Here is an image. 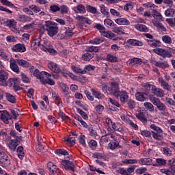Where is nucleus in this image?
Masks as SVG:
<instances>
[{
	"mask_svg": "<svg viewBox=\"0 0 175 175\" xmlns=\"http://www.w3.org/2000/svg\"><path fill=\"white\" fill-rule=\"evenodd\" d=\"M144 106L145 109H146V110H148V111H150V113H152V111H154V105H152V103L146 102L144 103Z\"/></svg>",
	"mask_w": 175,
	"mask_h": 175,
	"instance_id": "obj_45",
	"label": "nucleus"
},
{
	"mask_svg": "<svg viewBox=\"0 0 175 175\" xmlns=\"http://www.w3.org/2000/svg\"><path fill=\"white\" fill-rule=\"evenodd\" d=\"M6 99L8 100V102H10V103H16L17 102L16 97L10 93L6 94Z\"/></svg>",
	"mask_w": 175,
	"mask_h": 175,
	"instance_id": "obj_53",
	"label": "nucleus"
},
{
	"mask_svg": "<svg viewBox=\"0 0 175 175\" xmlns=\"http://www.w3.org/2000/svg\"><path fill=\"white\" fill-rule=\"evenodd\" d=\"M115 23L118 25H130L131 22L125 18H119L115 20Z\"/></svg>",
	"mask_w": 175,
	"mask_h": 175,
	"instance_id": "obj_25",
	"label": "nucleus"
},
{
	"mask_svg": "<svg viewBox=\"0 0 175 175\" xmlns=\"http://www.w3.org/2000/svg\"><path fill=\"white\" fill-rule=\"evenodd\" d=\"M167 166L172 172L175 173V158L168 160Z\"/></svg>",
	"mask_w": 175,
	"mask_h": 175,
	"instance_id": "obj_35",
	"label": "nucleus"
},
{
	"mask_svg": "<svg viewBox=\"0 0 175 175\" xmlns=\"http://www.w3.org/2000/svg\"><path fill=\"white\" fill-rule=\"evenodd\" d=\"M44 29L46 31L47 35L51 38L55 36L58 33V24L53 21H45V25H44Z\"/></svg>",
	"mask_w": 175,
	"mask_h": 175,
	"instance_id": "obj_2",
	"label": "nucleus"
},
{
	"mask_svg": "<svg viewBox=\"0 0 175 175\" xmlns=\"http://www.w3.org/2000/svg\"><path fill=\"white\" fill-rule=\"evenodd\" d=\"M106 60L108 61V62L114 63V62H118V58L116 57V55H114L111 53H109L107 55Z\"/></svg>",
	"mask_w": 175,
	"mask_h": 175,
	"instance_id": "obj_38",
	"label": "nucleus"
},
{
	"mask_svg": "<svg viewBox=\"0 0 175 175\" xmlns=\"http://www.w3.org/2000/svg\"><path fill=\"white\" fill-rule=\"evenodd\" d=\"M116 98H119L121 103L125 105L128 100L129 99V94L125 90H121L118 94H115Z\"/></svg>",
	"mask_w": 175,
	"mask_h": 175,
	"instance_id": "obj_8",
	"label": "nucleus"
},
{
	"mask_svg": "<svg viewBox=\"0 0 175 175\" xmlns=\"http://www.w3.org/2000/svg\"><path fill=\"white\" fill-rule=\"evenodd\" d=\"M0 120L4 124H9V120H12V116L6 110L0 111Z\"/></svg>",
	"mask_w": 175,
	"mask_h": 175,
	"instance_id": "obj_11",
	"label": "nucleus"
},
{
	"mask_svg": "<svg viewBox=\"0 0 175 175\" xmlns=\"http://www.w3.org/2000/svg\"><path fill=\"white\" fill-rule=\"evenodd\" d=\"M152 93L158 98H163L165 96V92L163 90L157 88V86H152Z\"/></svg>",
	"mask_w": 175,
	"mask_h": 175,
	"instance_id": "obj_17",
	"label": "nucleus"
},
{
	"mask_svg": "<svg viewBox=\"0 0 175 175\" xmlns=\"http://www.w3.org/2000/svg\"><path fill=\"white\" fill-rule=\"evenodd\" d=\"M42 42H43V40H42V38H40V37H38V38H36L32 41L31 46H34L35 47H40V46L42 45Z\"/></svg>",
	"mask_w": 175,
	"mask_h": 175,
	"instance_id": "obj_44",
	"label": "nucleus"
},
{
	"mask_svg": "<svg viewBox=\"0 0 175 175\" xmlns=\"http://www.w3.org/2000/svg\"><path fill=\"white\" fill-rule=\"evenodd\" d=\"M105 123L107 125V131L109 132H124V127H122V124L119 122H114L111 121V119L107 118L105 120Z\"/></svg>",
	"mask_w": 175,
	"mask_h": 175,
	"instance_id": "obj_3",
	"label": "nucleus"
},
{
	"mask_svg": "<svg viewBox=\"0 0 175 175\" xmlns=\"http://www.w3.org/2000/svg\"><path fill=\"white\" fill-rule=\"evenodd\" d=\"M152 24L154 27H157V28H159V29H161V31H163L165 32L166 31V27L162 25V23H159L158 21H153Z\"/></svg>",
	"mask_w": 175,
	"mask_h": 175,
	"instance_id": "obj_43",
	"label": "nucleus"
},
{
	"mask_svg": "<svg viewBox=\"0 0 175 175\" xmlns=\"http://www.w3.org/2000/svg\"><path fill=\"white\" fill-rule=\"evenodd\" d=\"M11 113L13 116L14 120H16L17 117L20 116V110H18V109H12L11 110Z\"/></svg>",
	"mask_w": 175,
	"mask_h": 175,
	"instance_id": "obj_63",
	"label": "nucleus"
},
{
	"mask_svg": "<svg viewBox=\"0 0 175 175\" xmlns=\"http://www.w3.org/2000/svg\"><path fill=\"white\" fill-rule=\"evenodd\" d=\"M110 150H116L118 146H120V141L117 140V138L108 144Z\"/></svg>",
	"mask_w": 175,
	"mask_h": 175,
	"instance_id": "obj_39",
	"label": "nucleus"
},
{
	"mask_svg": "<svg viewBox=\"0 0 175 175\" xmlns=\"http://www.w3.org/2000/svg\"><path fill=\"white\" fill-rule=\"evenodd\" d=\"M11 50L14 53H25L27 51V47L24 44L18 43L14 45L11 48Z\"/></svg>",
	"mask_w": 175,
	"mask_h": 175,
	"instance_id": "obj_10",
	"label": "nucleus"
},
{
	"mask_svg": "<svg viewBox=\"0 0 175 175\" xmlns=\"http://www.w3.org/2000/svg\"><path fill=\"white\" fill-rule=\"evenodd\" d=\"M156 166H166V159L163 158L156 159Z\"/></svg>",
	"mask_w": 175,
	"mask_h": 175,
	"instance_id": "obj_48",
	"label": "nucleus"
},
{
	"mask_svg": "<svg viewBox=\"0 0 175 175\" xmlns=\"http://www.w3.org/2000/svg\"><path fill=\"white\" fill-rule=\"evenodd\" d=\"M166 17H174L175 16V9L169 8L167 9L164 12Z\"/></svg>",
	"mask_w": 175,
	"mask_h": 175,
	"instance_id": "obj_41",
	"label": "nucleus"
},
{
	"mask_svg": "<svg viewBox=\"0 0 175 175\" xmlns=\"http://www.w3.org/2000/svg\"><path fill=\"white\" fill-rule=\"evenodd\" d=\"M77 113H79V114H80V116H81L83 120H88V115H87V113L84 111L80 109V108H78L77 109Z\"/></svg>",
	"mask_w": 175,
	"mask_h": 175,
	"instance_id": "obj_60",
	"label": "nucleus"
},
{
	"mask_svg": "<svg viewBox=\"0 0 175 175\" xmlns=\"http://www.w3.org/2000/svg\"><path fill=\"white\" fill-rule=\"evenodd\" d=\"M48 68L51 70L52 72H54V73H59L61 72V68H59V66L54 62H50L48 64Z\"/></svg>",
	"mask_w": 175,
	"mask_h": 175,
	"instance_id": "obj_19",
	"label": "nucleus"
},
{
	"mask_svg": "<svg viewBox=\"0 0 175 175\" xmlns=\"http://www.w3.org/2000/svg\"><path fill=\"white\" fill-rule=\"evenodd\" d=\"M163 153L166 157H173V152L167 147L163 148Z\"/></svg>",
	"mask_w": 175,
	"mask_h": 175,
	"instance_id": "obj_52",
	"label": "nucleus"
},
{
	"mask_svg": "<svg viewBox=\"0 0 175 175\" xmlns=\"http://www.w3.org/2000/svg\"><path fill=\"white\" fill-rule=\"evenodd\" d=\"M94 158L96 159H106V154L100 152H96L93 154Z\"/></svg>",
	"mask_w": 175,
	"mask_h": 175,
	"instance_id": "obj_56",
	"label": "nucleus"
},
{
	"mask_svg": "<svg viewBox=\"0 0 175 175\" xmlns=\"http://www.w3.org/2000/svg\"><path fill=\"white\" fill-rule=\"evenodd\" d=\"M59 12H60L61 14H67L68 12H69V8L65 5H61Z\"/></svg>",
	"mask_w": 175,
	"mask_h": 175,
	"instance_id": "obj_57",
	"label": "nucleus"
},
{
	"mask_svg": "<svg viewBox=\"0 0 175 175\" xmlns=\"http://www.w3.org/2000/svg\"><path fill=\"white\" fill-rule=\"evenodd\" d=\"M55 154H56V155H59V157H61V155H64V159H69V153L65 149L55 150Z\"/></svg>",
	"mask_w": 175,
	"mask_h": 175,
	"instance_id": "obj_21",
	"label": "nucleus"
},
{
	"mask_svg": "<svg viewBox=\"0 0 175 175\" xmlns=\"http://www.w3.org/2000/svg\"><path fill=\"white\" fill-rule=\"evenodd\" d=\"M21 80L23 83H26L27 84L31 83V79L27 76V75L24 73H21Z\"/></svg>",
	"mask_w": 175,
	"mask_h": 175,
	"instance_id": "obj_58",
	"label": "nucleus"
},
{
	"mask_svg": "<svg viewBox=\"0 0 175 175\" xmlns=\"http://www.w3.org/2000/svg\"><path fill=\"white\" fill-rule=\"evenodd\" d=\"M112 31L118 35H126V33H125V30H124V28H122V27H118L116 24L114 25L113 27H112Z\"/></svg>",
	"mask_w": 175,
	"mask_h": 175,
	"instance_id": "obj_24",
	"label": "nucleus"
},
{
	"mask_svg": "<svg viewBox=\"0 0 175 175\" xmlns=\"http://www.w3.org/2000/svg\"><path fill=\"white\" fill-rule=\"evenodd\" d=\"M144 6H147V8H150V10L153 12V13H155V12H158V6H157L154 3H148L144 4Z\"/></svg>",
	"mask_w": 175,
	"mask_h": 175,
	"instance_id": "obj_46",
	"label": "nucleus"
},
{
	"mask_svg": "<svg viewBox=\"0 0 175 175\" xmlns=\"http://www.w3.org/2000/svg\"><path fill=\"white\" fill-rule=\"evenodd\" d=\"M104 25H105V27H107V28H110L111 27L112 28H114V26L116 25V24L113 21L107 18L104 21Z\"/></svg>",
	"mask_w": 175,
	"mask_h": 175,
	"instance_id": "obj_47",
	"label": "nucleus"
},
{
	"mask_svg": "<svg viewBox=\"0 0 175 175\" xmlns=\"http://www.w3.org/2000/svg\"><path fill=\"white\" fill-rule=\"evenodd\" d=\"M33 77L38 79L42 84H49V85H55V82L51 79V74L36 69L33 73Z\"/></svg>",
	"mask_w": 175,
	"mask_h": 175,
	"instance_id": "obj_1",
	"label": "nucleus"
},
{
	"mask_svg": "<svg viewBox=\"0 0 175 175\" xmlns=\"http://www.w3.org/2000/svg\"><path fill=\"white\" fill-rule=\"evenodd\" d=\"M150 129H152L151 131L152 137L154 140H157L159 142H161L163 140V130L161 129V127L155 125L154 124H152L150 125Z\"/></svg>",
	"mask_w": 175,
	"mask_h": 175,
	"instance_id": "obj_4",
	"label": "nucleus"
},
{
	"mask_svg": "<svg viewBox=\"0 0 175 175\" xmlns=\"http://www.w3.org/2000/svg\"><path fill=\"white\" fill-rule=\"evenodd\" d=\"M23 137H16L15 139H10L7 142V146L10 151H16L17 146L20 144Z\"/></svg>",
	"mask_w": 175,
	"mask_h": 175,
	"instance_id": "obj_7",
	"label": "nucleus"
},
{
	"mask_svg": "<svg viewBox=\"0 0 175 175\" xmlns=\"http://www.w3.org/2000/svg\"><path fill=\"white\" fill-rule=\"evenodd\" d=\"M51 46V44H50V42H49L47 40H43L40 49H41V50L43 51H47Z\"/></svg>",
	"mask_w": 175,
	"mask_h": 175,
	"instance_id": "obj_26",
	"label": "nucleus"
},
{
	"mask_svg": "<svg viewBox=\"0 0 175 175\" xmlns=\"http://www.w3.org/2000/svg\"><path fill=\"white\" fill-rule=\"evenodd\" d=\"M121 120L124 122L125 124H128L129 125L131 126L132 128H133L135 131H137L139 129V126L137 124H135L132 120H129V118L128 116H122Z\"/></svg>",
	"mask_w": 175,
	"mask_h": 175,
	"instance_id": "obj_13",
	"label": "nucleus"
},
{
	"mask_svg": "<svg viewBox=\"0 0 175 175\" xmlns=\"http://www.w3.org/2000/svg\"><path fill=\"white\" fill-rule=\"evenodd\" d=\"M162 40L164 43L167 44H172V38L169 36H163L162 37Z\"/></svg>",
	"mask_w": 175,
	"mask_h": 175,
	"instance_id": "obj_61",
	"label": "nucleus"
},
{
	"mask_svg": "<svg viewBox=\"0 0 175 175\" xmlns=\"http://www.w3.org/2000/svg\"><path fill=\"white\" fill-rule=\"evenodd\" d=\"M152 16L156 20H158L159 21H163V16H162L161 12L156 11L153 12Z\"/></svg>",
	"mask_w": 175,
	"mask_h": 175,
	"instance_id": "obj_51",
	"label": "nucleus"
},
{
	"mask_svg": "<svg viewBox=\"0 0 175 175\" xmlns=\"http://www.w3.org/2000/svg\"><path fill=\"white\" fill-rule=\"evenodd\" d=\"M141 87L144 92H148L152 91V87H155L154 85H151L149 83H144L141 84Z\"/></svg>",
	"mask_w": 175,
	"mask_h": 175,
	"instance_id": "obj_28",
	"label": "nucleus"
},
{
	"mask_svg": "<svg viewBox=\"0 0 175 175\" xmlns=\"http://www.w3.org/2000/svg\"><path fill=\"white\" fill-rule=\"evenodd\" d=\"M75 13H85V6L83 4H79L73 8Z\"/></svg>",
	"mask_w": 175,
	"mask_h": 175,
	"instance_id": "obj_29",
	"label": "nucleus"
},
{
	"mask_svg": "<svg viewBox=\"0 0 175 175\" xmlns=\"http://www.w3.org/2000/svg\"><path fill=\"white\" fill-rule=\"evenodd\" d=\"M90 172H96L97 173H99V174H105V173L100 170L99 168H96L94 165H89Z\"/></svg>",
	"mask_w": 175,
	"mask_h": 175,
	"instance_id": "obj_59",
	"label": "nucleus"
},
{
	"mask_svg": "<svg viewBox=\"0 0 175 175\" xmlns=\"http://www.w3.org/2000/svg\"><path fill=\"white\" fill-rule=\"evenodd\" d=\"M105 39H103L102 37H98L93 40H90L89 43H90V44H100V43H103Z\"/></svg>",
	"mask_w": 175,
	"mask_h": 175,
	"instance_id": "obj_37",
	"label": "nucleus"
},
{
	"mask_svg": "<svg viewBox=\"0 0 175 175\" xmlns=\"http://www.w3.org/2000/svg\"><path fill=\"white\" fill-rule=\"evenodd\" d=\"M18 85V81L16 79L10 78L5 81V85H3V87H11V88H16Z\"/></svg>",
	"mask_w": 175,
	"mask_h": 175,
	"instance_id": "obj_15",
	"label": "nucleus"
},
{
	"mask_svg": "<svg viewBox=\"0 0 175 175\" xmlns=\"http://www.w3.org/2000/svg\"><path fill=\"white\" fill-rule=\"evenodd\" d=\"M135 29L137 31H139V32H148L149 29L147 26L142 24H137L135 25Z\"/></svg>",
	"mask_w": 175,
	"mask_h": 175,
	"instance_id": "obj_31",
	"label": "nucleus"
},
{
	"mask_svg": "<svg viewBox=\"0 0 175 175\" xmlns=\"http://www.w3.org/2000/svg\"><path fill=\"white\" fill-rule=\"evenodd\" d=\"M18 65L22 66V68H29V62L23 59H16Z\"/></svg>",
	"mask_w": 175,
	"mask_h": 175,
	"instance_id": "obj_33",
	"label": "nucleus"
},
{
	"mask_svg": "<svg viewBox=\"0 0 175 175\" xmlns=\"http://www.w3.org/2000/svg\"><path fill=\"white\" fill-rule=\"evenodd\" d=\"M103 36L107 38L108 39H113L114 38L115 34L111 31H103V33L101 34Z\"/></svg>",
	"mask_w": 175,
	"mask_h": 175,
	"instance_id": "obj_54",
	"label": "nucleus"
},
{
	"mask_svg": "<svg viewBox=\"0 0 175 175\" xmlns=\"http://www.w3.org/2000/svg\"><path fill=\"white\" fill-rule=\"evenodd\" d=\"M90 91L92 94H91V92L88 90H85V94L89 100H91V102L94 101V99H99L102 100L105 98V95L102 94L99 90L95 89V88H92L90 89Z\"/></svg>",
	"mask_w": 175,
	"mask_h": 175,
	"instance_id": "obj_5",
	"label": "nucleus"
},
{
	"mask_svg": "<svg viewBox=\"0 0 175 175\" xmlns=\"http://www.w3.org/2000/svg\"><path fill=\"white\" fill-rule=\"evenodd\" d=\"M29 9L33 12V13H40V8L38 7L37 5H31L29 6Z\"/></svg>",
	"mask_w": 175,
	"mask_h": 175,
	"instance_id": "obj_64",
	"label": "nucleus"
},
{
	"mask_svg": "<svg viewBox=\"0 0 175 175\" xmlns=\"http://www.w3.org/2000/svg\"><path fill=\"white\" fill-rule=\"evenodd\" d=\"M86 9L87 11L89 12V13H92V14H96L98 13V10L94 6L87 5Z\"/></svg>",
	"mask_w": 175,
	"mask_h": 175,
	"instance_id": "obj_50",
	"label": "nucleus"
},
{
	"mask_svg": "<svg viewBox=\"0 0 175 175\" xmlns=\"http://www.w3.org/2000/svg\"><path fill=\"white\" fill-rule=\"evenodd\" d=\"M75 20H77V21H79V23H83V24H88L89 25L92 23L91 19L81 15H77Z\"/></svg>",
	"mask_w": 175,
	"mask_h": 175,
	"instance_id": "obj_18",
	"label": "nucleus"
},
{
	"mask_svg": "<svg viewBox=\"0 0 175 175\" xmlns=\"http://www.w3.org/2000/svg\"><path fill=\"white\" fill-rule=\"evenodd\" d=\"M108 91L109 94H112L113 96H116V94L120 92L118 88V83L116 82H112L111 83L110 90H108Z\"/></svg>",
	"mask_w": 175,
	"mask_h": 175,
	"instance_id": "obj_14",
	"label": "nucleus"
},
{
	"mask_svg": "<svg viewBox=\"0 0 175 175\" xmlns=\"http://www.w3.org/2000/svg\"><path fill=\"white\" fill-rule=\"evenodd\" d=\"M69 159H64L62 160V163H64L62 165V168L65 169V170H71V172H75V163L70 161Z\"/></svg>",
	"mask_w": 175,
	"mask_h": 175,
	"instance_id": "obj_9",
	"label": "nucleus"
},
{
	"mask_svg": "<svg viewBox=\"0 0 175 175\" xmlns=\"http://www.w3.org/2000/svg\"><path fill=\"white\" fill-rule=\"evenodd\" d=\"M0 163L5 166H10V158L5 152V149L0 145Z\"/></svg>",
	"mask_w": 175,
	"mask_h": 175,
	"instance_id": "obj_6",
	"label": "nucleus"
},
{
	"mask_svg": "<svg viewBox=\"0 0 175 175\" xmlns=\"http://www.w3.org/2000/svg\"><path fill=\"white\" fill-rule=\"evenodd\" d=\"M159 83H160L161 86L164 89L166 90L167 91H170V86L169 85V83L165 81L163 79L159 78Z\"/></svg>",
	"mask_w": 175,
	"mask_h": 175,
	"instance_id": "obj_32",
	"label": "nucleus"
},
{
	"mask_svg": "<svg viewBox=\"0 0 175 175\" xmlns=\"http://www.w3.org/2000/svg\"><path fill=\"white\" fill-rule=\"evenodd\" d=\"M138 163L142 165L151 166L152 165V159L150 158H141L138 160Z\"/></svg>",
	"mask_w": 175,
	"mask_h": 175,
	"instance_id": "obj_20",
	"label": "nucleus"
},
{
	"mask_svg": "<svg viewBox=\"0 0 175 175\" xmlns=\"http://www.w3.org/2000/svg\"><path fill=\"white\" fill-rule=\"evenodd\" d=\"M142 63L143 62L142 61V59L135 57L131 59L129 65L133 66L134 65H142Z\"/></svg>",
	"mask_w": 175,
	"mask_h": 175,
	"instance_id": "obj_42",
	"label": "nucleus"
},
{
	"mask_svg": "<svg viewBox=\"0 0 175 175\" xmlns=\"http://www.w3.org/2000/svg\"><path fill=\"white\" fill-rule=\"evenodd\" d=\"M94 58V54L90 52H86L82 55L83 61H91Z\"/></svg>",
	"mask_w": 175,
	"mask_h": 175,
	"instance_id": "obj_40",
	"label": "nucleus"
},
{
	"mask_svg": "<svg viewBox=\"0 0 175 175\" xmlns=\"http://www.w3.org/2000/svg\"><path fill=\"white\" fill-rule=\"evenodd\" d=\"M127 43L131 46H136L137 47H142L143 46V42L135 39L128 40Z\"/></svg>",
	"mask_w": 175,
	"mask_h": 175,
	"instance_id": "obj_27",
	"label": "nucleus"
},
{
	"mask_svg": "<svg viewBox=\"0 0 175 175\" xmlns=\"http://www.w3.org/2000/svg\"><path fill=\"white\" fill-rule=\"evenodd\" d=\"M154 66H157V68H161V69H166V68H169V64L167 62H154Z\"/></svg>",
	"mask_w": 175,
	"mask_h": 175,
	"instance_id": "obj_36",
	"label": "nucleus"
},
{
	"mask_svg": "<svg viewBox=\"0 0 175 175\" xmlns=\"http://www.w3.org/2000/svg\"><path fill=\"white\" fill-rule=\"evenodd\" d=\"M9 79V72L4 70H0V85H6V81Z\"/></svg>",
	"mask_w": 175,
	"mask_h": 175,
	"instance_id": "obj_12",
	"label": "nucleus"
},
{
	"mask_svg": "<svg viewBox=\"0 0 175 175\" xmlns=\"http://www.w3.org/2000/svg\"><path fill=\"white\" fill-rule=\"evenodd\" d=\"M146 42L150 46V47H158V46L161 45V42L157 40H146Z\"/></svg>",
	"mask_w": 175,
	"mask_h": 175,
	"instance_id": "obj_34",
	"label": "nucleus"
},
{
	"mask_svg": "<svg viewBox=\"0 0 175 175\" xmlns=\"http://www.w3.org/2000/svg\"><path fill=\"white\" fill-rule=\"evenodd\" d=\"M96 112L97 114H102L105 110V106L103 105L98 104L95 107Z\"/></svg>",
	"mask_w": 175,
	"mask_h": 175,
	"instance_id": "obj_55",
	"label": "nucleus"
},
{
	"mask_svg": "<svg viewBox=\"0 0 175 175\" xmlns=\"http://www.w3.org/2000/svg\"><path fill=\"white\" fill-rule=\"evenodd\" d=\"M160 172H161V173H163V174H166V175H174V172H172L170 168L169 169H165V168L161 169Z\"/></svg>",
	"mask_w": 175,
	"mask_h": 175,
	"instance_id": "obj_62",
	"label": "nucleus"
},
{
	"mask_svg": "<svg viewBox=\"0 0 175 175\" xmlns=\"http://www.w3.org/2000/svg\"><path fill=\"white\" fill-rule=\"evenodd\" d=\"M147 94L144 92H138L135 94V97L137 100H139V102H146L147 100Z\"/></svg>",
	"mask_w": 175,
	"mask_h": 175,
	"instance_id": "obj_22",
	"label": "nucleus"
},
{
	"mask_svg": "<svg viewBox=\"0 0 175 175\" xmlns=\"http://www.w3.org/2000/svg\"><path fill=\"white\" fill-rule=\"evenodd\" d=\"M16 62V59L11 58L10 62V66L13 72H15V73H20V68L17 65Z\"/></svg>",
	"mask_w": 175,
	"mask_h": 175,
	"instance_id": "obj_16",
	"label": "nucleus"
},
{
	"mask_svg": "<svg viewBox=\"0 0 175 175\" xmlns=\"http://www.w3.org/2000/svg\"><path fill=\"white\" fill-rule=\"evenodd\" d=\"M136 117L137 118H138V120H139V121H142V122H143L144 124H146V122H147V118H146V116L143 112L137 113L136 115Z\"/></svg>",
	"mask_w": 175,
	"mask_h": 175,
	"instance_id": "obj_49",
	"label": "nucleus"
},
{
	"mask_svg": "<svg viewBox=\"0 0 175 175\" xmlns=\"http://www.w3.org/2000/svg\"><path fill=\"white\" fill-rule=\"evenodd\" d=\"M100 12L103 14V16H105L106 17H110V13L109 12V8L105 6V5L102 4L100 5Z\"/></svg>",
	"mask_w": 175,
	"mask_h": 175,
	"instance_id": "obj_30",
	"label": "nucleus"
},
{
	"mask_svg": "<svg viewBox=\"0 0 175 175\" xmlns=\"http://www.w3.org/2000/svg\"><path fill=\"white\" fill-rule=\"evenodd\" d=\"M4 25H5V27H8V28H13L14 29H16L17 22H16L14 19H8L4 22Z\"/></svg>",
	"mask_w": 175,
	"mask_h": 175,
	"instance_id": "obj_23",
	"label": "nucleus"
}]
</instances>
